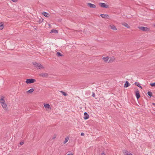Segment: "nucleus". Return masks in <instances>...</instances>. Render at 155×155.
Listing matches in <instances>:
<instances>
[{"label":"nucleus","instance_id":"nucleus-1","mask_svg":"<svg viewBox=\"0 0 155 155\" xmlns=\"http://www.w3.org/2000/svg\"><path fill=\"white\" fill-rule=\"evenodd\" d=\"M4 99V97L3 96H2L1 99H0V102L2 107L4 108H5L6 110L7 106V104L5 103Z\"/></svg>","mask_w":155,"mask_h":155},{"label":"nucleus","instance_id":"nucleus-2","mask_svg":"<svg viewBox=\"0 0 155 155\" xmlns=\"http://www.w3.org/2000/svg\"><path fill=\"white\" fill-rule=\"evenodd\" d=\"M32 64L35 67L37 68L38 69H40L44 68L43 66L39 63H38L36 62H33L32 63Z\"/></svg>","mask_w":155,"mask_h":155},{"label":"nucleus","instance_id":"nucleus-3","mask_svg":"<svg viewBox=\"0 0 155 155\" xmlns=\"http://www.w3.org/2000/svg\"><path fill=\"white\" fill-rule=\"evenodd\" d=\"M36 82L35 79L33 78L28 79H26L25 82L27 84L33 83Z\"/></svg>","mask_w":155,"mask_h":155},{"label":"nucleus","instance_id":"nucleus-4","mask_svg":"<svg viewBox=\"0 0 155 155\" xmlns=\"http://www.w3.org/2000/svg\"><path fill=\"white\" fill-rule=\"evenodd\" d=\"M139 29L141 30L146 31H148L149 30V28L144 27H140L139 28Z\"/></svg>","mask_w":155,"mask_h":155},{"label":"nucleus","instance_id":"nucleus-5","mask_svg":"<svg viewBox=\"0 0 155 155\" xmlns=\"http://www.w3.org/2000/svg\"><path fill=\"white\" fill-rule=\"evenodd\" d=\"M99 5L102 8H107L108 7V5H107L105 3H100Z\"/></svg>","mask_w":155,"mask_h":155},{"label":"nucleus","instance_id":"nucleus-6","mask_svg":"<svg viewBox=\"0 0 155 155\" xmlns=\"http://www.w3.org/2000/svg\"><path fill=\"white\" fill-rule=\"evenodd\" d=\"M135 96L137 99H138L140 96L139 91L137 89L135 92Z\"/></svg>","mask_w":155,"mask_h":155},{"label":"nucleus","instance_id":"nucleus-7","mask_svg":"<svg viewBox=\"0 0 155 155\" xmlns=\"http://www.w3.org/2000/svg\"><path fill=\"white\" fill-rule=\"evenodd\" d=\"M39 76L42 77H47L48 76V74L46 73H42L39 74Z\"/></svg>","mask_w":155,"mask_h":155},{"label":"nucleus","instance_id":"nucleus-8","mask_svg":"<svg viewBox=\"0 0 155 155\" xmlns=\"http://www.w3.org/2000/svg\"><path fill=\"white\" fill-rule=\"evenodd\" d=\"M123 152L124 153V155H133L131 153H129L126 150H123Z\"/></svg>","mask_w":155,"mask_h":155},{"label":"nucleus","instance_id":"nucleus-9","mask_svg":"<svg viewBox=\"0 0 155 155\" xmlns=\"http://www.w3.org/2000/svg\"><path fill=\"white\" fill-rule=\"evenodd\" d=\"M87 5L88 6L91 8H95L96 7V5H95L91 3H88Z\"/></svg>","mask_w":155,"mask_h":155},{"label":"nucleus","instance_id":"nucleus-10","mask_svg":"<svg viewBox=\"0 0 155 155\" xmlns=\"http://www.w3.org/2000/svg\"><path fill=\"white\" fill-rule=\"evenodd\" d=\"M84 119L85 120H87L89 117V115L87 113L85 112L84 113Z\"/></svg>","mask_w":155,"mask_h":155},{"label":"nucleus","instance_id":"nucleus-11","mask_svg":"<svg viewBox=\"0 0 155 155\" xmlns=\"http://www.w3.org/2000/svg\"><path fill=\"white\" fill-rule=\"evenodd\" d=\"M100 16L102 18H109V16L107 14H101Z\"/></svg>","mask_w":155,"mask_h":155},{"label":"nucleus","instance_id":"nucleus-12","mask_svg":"<svg viewBox=\"0 0 155 155\" xmlns=\"http://www.w3.org/2000/svg\"><path fill=\"white\" fill-rule=\"evenodd\" d=\"M109 27L111 29L114 30H117V28L116 27L113 25H109Z\"/></svg>","mask_w":155,"mask_h":155},{"label":"nucleus","instance_id":"nucleus-13","mask_svg":"<svg viewBox=\"0 0 155 155\" xmlns=\"http://www.w3.org/2000/svg\"><path fill=\"white\" fill-rule=\"evenodd\" d=\"M130 85V84L129 83V82L126 81L124 84V87H129Z\"/></svg>","mask_w":155,"mask_h":155},{"label":"nucleus","instance_id":"nucleus-14","mask_svg":"<svg viewBox=\"0 0 155 155\" xmlns=\"http://www.w3.org/2000/svg\"><path fill=\"white\" fill-rule=\"evenodd\" d=\"M122 25L126 27L127 28H130V26L128 25L126 23H122Z\"/></svg>","mask_w":155,"mask_h":155},{"label":"nucleus","instance_id":"nucleus-15","mask_svg":"<svg viewBox=\"0 0 155 155\" xmlns=\"http://www.w3.org/2000/svg\"><path fill=\"white\" fill-rule=\"evenodd\" d=\"M42 14L46 17H48L49 16V15L48 13L46 12H43L42 13Z\"/></svg>","mask_w":155,"mask_h":155},{"label":"nucleus","instance_id":"nucleus-16","mask_svg":"<svg viewBox=\"0 0 155 155\" xmlns=\"http://www.w3.org/2000/svg\"><path fill=\"white\" fill-rule=\"evenodd\" d=\"M44 106L46 108L49 109L51 108L50 105L48 104H45Z\"/></svg>","mask_w":155,"mask_h":155},{"label":"nucleus","instance_id":"nucleus-17","mask_svg":"<svg viewBox=\"0 0 155 155\" xmlns=\"http://www.w3.org/2000/svg\"><path fill=\"white\" fill-rule=\"evenodd\" d=\"M134 84L136 85L137 86H138L140 88H141V89L142 88V86L140 85L137 82H136L134 83Z\"/></svg>","mask_w":155,"mask_h":155},{"label":"nucleus","instance_id":"nucleus-18","mask_svg":"<svg viewBox=\"0 0 155 155\" xmlns=\"http://www.w3.org/2000/svg\"><path fill=\"white\" fill-rule=\"evenodd\" d=\"M4 28L3 23L2 22L0 23V30H2Z\"/></svg>","mask_w":155,"mask_h":155},{"label":"nucleus","instance_id":"nucleus-19","mask_svg":"<svg viewBox=\"0 0 155 155\" xmlns=\"http://www.w3.org/2000/svg\"><path fill=\"white\" fill-rule=\"evenodd\" d=\"M50 33H58V31L57 30L55 29H52L50 32Z\"/></svg>","mask_w":155,"mask_h":155},{"label":"nucleus","instance_id":"nucleus-20","mask_svg":"<svg viewBox=\"0 0 155 155\" xmlns=\"http://www.w3.org/2000/svg\"><path fill=\"white\" fill-rule=\"evenodd\" d=\"M34 91V89L33 88H31L28 91H27V92L31 94V93Z\"/></svg>","mask_w":155,"mask_h":155},{"label":"nucleus","instance_id":"nucleus-21","mask_svg":"<svg viewBox=\"0 0 155 155\" xmlns=\"http://www.w3.org/2000/svg\"><path fill=\"white\" fill-rule=\"evenodd\" d=\"M115 60V59H110L108 61V63H111Z\"/></svg>","mask_w":155,"mask_h":155},{"label":"nucleus","instance_id":"nucleus-22","mask_svg":"<svg viewBox=\"0 0 155 155\" xmlns=\"http://www.w3.org/2000/svg\"><path fill=\"white\" fill-rule=\"evenodd\" d=\"M147 94L148 96H149L150 97L152 96V93L150 91H149L147 92Z\"/></svg>","mask_w":155,"mask_h":155},{"label":"nucleus","instance_id":"nucleus-23","mask_svg":"<svg viewBox=\"0 0 155 155\" xmlns=\"http://www.w3.org/2000/svg\"><path fill=\"white\" fill-rule=\"evenodd\" d=\"M57 55L58 57L62 56V55L61 54V53L59 52H58L57 53Z\"/></svg>","mask_w":155,"mask_h":155},{"label":"nucleus","instance_id":"nucleus-24","mask_svg":"<svg viewBox=\"0 0 155 155\" xmlns=\"http://www.w3.org/2000/svg\"><path fill=\"white\" fill-rule=\"evenodd\" d=\"M60 92H61V93H62L63 95H64V96H66V95H67V94L65 92L63 91H60Z\"/></svg>","mask_w":155,"mask_h":155},{"label":"nucleus","instance_id":"nucleus-25","mask_svg":"<svg viewBox=\"0 0 155 155\" xmlns=\"http://www.w3.org/2000/svg\"><path fill=\"white\" fill-rule=\"evenodd\" d=\"M68 137H66L65 139V141H64V143H65L67 142V141H68Z\"/></svg>","mask_w":155,"mask_h":155},{"label":"nucleus","instance_id":"nucleus-26","mask_svg":"<svg viewBox=\"0 0 155 155\" xmlns=\"http://www.w3.org/2000/svg\"><path fill=\"white\" fill-rule=\"evenodd\" d=\"M150 85L152 87H155V82L150 83Z\"/></svg>","mask_w":155,"mask_h":155},{"label":"nucleus","instance_id":"nucleus-27","mask_svg":"<svg viewBox=\"0 0 155 155\" xmlns=\"http://www.w3.org/2000/svg\"><path fill=\"white\" fill-rule=\"evenodd\" d=\"M103 59L104 61V62H108L109 61V59Z\"/></svg>","mask_w":155,"mask_h":155},{"label":"nucleus","instance_id":"nucleus-28","mask_svg":"<svg viewBox=\"0 0 155 155\" xmlns=\"http://www.w3.org/2000/svg\"><path fill=\"white\" fill-rule=\"evenodd\" d=\"M56 135H54V137H53L52 138V139L54 140V139H55V138H56Z\"/></svg>","mask_w":155,"mask_h":155},{"label":"nucleus","instance_id":"nucleus-29","mask_svg":"<svg viewBox=\"0 0 155 155\" xmlns=\"http://www.w3.org/2000/svg\"><path fill=\"white\" fill-rule=\"evenodd\" d=\"M24 143V142L23 141H21L20 142V144L21 145H23Z\"/></svg>","mask_w":155,"mask_h":155},{"label":"nucleus","instance_id":"nucleus-30","mask_svg":"<svg viewBox=\"0 0 155 155\" xmlns=\"http://www.w3.org/2000/svg\"><path fill=\"white\" fill-rule=\"evenodd\" d=\"M95 95L94 93V92H93L92 93V96H93V97H95Z\"/></svg>","mask_w":155,"mask_h":155},{"label":"nucleus","instance_id":"nucleus-31","mask_svg":"<svg viewBox=\"0 0 155 155\" xmlns=\"http://www.w3.org/2000/svg\"><path fill=\"white\" fill-rule=\"evenodd\" d=\"M81 136H83L84 135V133H81Z\"/></svg>","mask_w":155,"mask_h":155},{"label":"nucleus","instance_id":"nucleus-32","mask_svg":"<svg viewBox=\"0 0 155 155\" xmlns=\"http://www.w3.org/2000/svg\"><path fill=\"white\" fill-rule=\"evenodd\" d=\"M14 2H16L18 0H12Z\"/></svg>","mask_w":155,"mask_h":155},{"label":"nucleus","instance_id":"nucleus-33","mask_svg":"<svg viewBox=\"0 0 155 155\" xmlns=\"http://www.w3.org/2000/svg\"><path fill=\"white\" fill-rule=\"evenodd\" d=\"M102 58H109V57L108 56L104 57H103Z\"/></svg>","mask_w":155,"mask_h":155},{"label":"nucleus","instance_id":"nucleus-34","mask_svg":"<svg viewBox=\"0 0 155 155\" xmlns=\"http://www.w3.org/2000/svg\"><path fill=\"white\" fill-rule=\"evenodd\" d=\"M101 155H106L104 153H101Z\"/></svg>","mask_w":155,"mask_h":155},{"label":"nucleus","instance_id":"nucleus-35","mask_svg":"<svg viewBox=\"0 0 155 155\" xmlns=\"http://www.w3.org/2000/svg\"><path fill=\"white\" fill-rule=\"evenodd\" d=\"M152 104L155 106V103H152Z\"/></svg>","mask_w":155,"mask_h":155},{"label":"nucleus","instance_id":"nucleus-36","mask_svg":"<svg viewBox=\"0 0 155 155\" xmlns=\"http://www.w3.org/2000/svg\"><path fill=\"white\" fill-rule=\"evenodd\" d=\"M48 26H49V27H50L51 26V25L50 24H48Z\"/></svg>","mask_w":155,"mask_h":155},{"label":"nucleus","instance_id":"nucleus-37","mask_svg":"<svg viewBox=\"0 0 155 155\" xmlns=\"http://www.w3.org/2000/svg\"><path fill=\"white\" fill-rule=\"evenodd\" d=\"M67 155H73V154L71 153V154H68Z\"/></svg>","mask_w":155,"mask_h":155},{"label":"nucleus","instance_id":"nucleus-38","mask_svg":"<svg viewBox=\"0 0 155 155\" xmlns=\"http://www.w3.org/2000/svg\"><path fill=\"white\" fill-rule=\"evenodd\" d=\"M154 26L155 27V24L154 25Z\"/></svg>","mask_w":155,"mask_h":155}]
</instances>
